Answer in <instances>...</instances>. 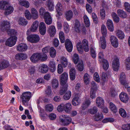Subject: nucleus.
Wrapping results in <instances>:
<instances>
[{
  "label": "nucleus",
  "instance_id": "57",
  "mask_svg": "<svg viewBox=\"0 0 130 130\" xmlns=\"http://www.w3.org/2000/svg\"><path fill=\"white\" fill-rule=\"evenodd\" d=\"M101 31L102 35L103 36L106 35L107 33V30L106 28L105 25H103L101 27Z\"/></svg>",
  "mask_w": 130,
  "mask_h": 130
},
{
  "label": "nucleus",
  "instance_id": "64",
  "mask_svg": "<svg viewBox=\"0 0 130 130\" xmlns=\"http://www.w3.org/2000/svg\"><path fill=\"white\" fill-rule=\"evenodd\" d=\"M125 10L127 11L130 12V4L127 2H125L124 4Z\"/></svg>",
  "mask_w": 130,
  "mask_h": 130
},
{
  "label": "nucleus",
  "instance_id": "53",
  "mask_svg": "<svg viewBox=\"0 0 130 130\" xmlns=\"http://www.w3.org/2000/svg\"><path fill=\"white\" fill-rule=\"evenodd\" d=\"M45 109L47 111H52L53 109V106L51 104H48L45 106Z\"/></svg>",
  "mask_w": 130,
  "mask_h": 130
},
{
  "label": "nucleus",
  "instance_id": "12",
  "mask_svg": "<svg viewBox=\"0 0 130 130\" xmlns=\"http://www.w3.org/2000/svg\"><path fill=\"white\" fill-rule=\"evenodd\" d=\"M119 80L121 84L126 87L127 86V83L126 80V75L124 73L122 72L120 74Z\"/></svg>",
  "mask_w": 130,
  "mask_h": 130
},
{
  "label": "nucleus",
  "instance_id": "42",
  "mask_svg": "<svg viewBox=\"0 0 130 130\" xmlns=\"http://www.w3.org/2000/svg\"><path fill=\"white\" fill-rule=\"evenodd\" d=\"M39 56L40 60L42 61H45L47 59V55L44 53H39Z\"/></svg>",
  "mask_w": 130,
  "mask_h": 130
},
{
  "label": "nucleus",
  "instance_id": "37",
  "mask_svg": "<svg viewBox=\"0 0 130 130\" xmlns=\"http://www.w3.org/2000/svg\"><path fill=\"white\" fill-rule=\"evenodd\" d=\"M117 12L119 16L121 18H125L127 16V14L126 12L122 10H118Z\"/></svg>",
  "mask_w": 130,
  "mask_h": 130
},
{
  "label": "nucleus",
  "instance_id": "58",
  "mask_svg": "<svg viewBox=\"0 0 130 130\" xmlns=\"http://www.w3.org/2000/svg\"><path fill=\"white\" fill-rule=\"evenodd\" d=\"M121 128L122 130H130V123L123 125Z\"/></svg>",
  "mask_w": 130,
  "mask_h": 130
},
{
  "label": "nucleus",
  "instance_id": "16",
  "mask_svg": "<svg viewBox=\"0 0 130 130\" xmlns=\"http://www.w3.org/2000/svg\"><path fill=\"white\" fill-rule=\"evenodd\" d=\"M27 58V54L22 53H18L15 56V59L18 60H23Z\"/></svg>",
  "mask_w": 130,
  "mask_h": 130
},
{
  "label": "nucleus",
  "instance_id": "17",
  "mask_svg": "<svg viewBox=\"0 0 130 130\" xmlns=\"http://www.w3.org/2000/svg\"><path fill=\"white\" fill-rule=\"evenodd\" d=\"M27 48V45L23 43L19 44L17 47V50L19 52H23L26 51Z\"/></svg>",
  "mask_w": 130,
  "mask_h": 130
},
{
  "label": "nucleus",
  "instance_id": "9",
  "mask_svg": "<svg viewBox=\"0 0 130 130\" xmlns=\"http://www.w3.org/2000/svg\"><path fill=\"white\" fill-rule=\"evenodd\" d=\"M110 40L111 44L114 47L117 48L119 45V42L117 38L114 36H111Z\"/></svg>",
  "mask_w": 130,
  "mask_h": 130
},
{
  "label": "nucleus",
  "instance_id": "5",
  "mask_svg": "<svg viewBox=\"0 0 130 130\" xmlns=\"http://www.w3.org/2000/svg\"><path fill=\"white\" fill-rule=\"evenodd\" d=\"M95 39L93 37L90 36V49L92 57L94 58L96 57L95 48L94 46Z\"/></svg>",
  "mask_w": 130,
  "mask_h": 130
},
{
  "label": "nucleus",
  "instance_id": "46",
  "mask_svg": "<svg viewBox=\"0 0 130 130\" xmlns=\"http://www.w3.org/2000/svg\"><path fill=\"white\" fill-rule=\"evenodd\" d=\"M112 17L114 21L116 23L120 21V18L116 13L115 12H113L111 14Z\"/></svg>",
  "mask_w": 130,
  "mask_h": 130
},
{
  "label": "nucleus",
  "instance_id": "56",
  "mask_svg": "<svg viewBox=\"0 0 130 130\" xmlns=\"http://www.w3.org/2000/svg\"><path fill=\"white\" fill-rule=\"evenodd\" d=\"M119 113L123 117H125L126 116V113L125 110L123 108H121L119 110Z\"/></svg>",
  "mask_w": 130,
  "mask_h": 130
},
{
  "label": "nucleus",
  "instance_id": "59",
  "mask_svg": "<svg viewBox=\"0 0 130 130\" xmlns=\"http://www.w3.org/2000/svg\"><path fill=\"white\" fill-rule=\"evenodd\" d=\"M93 78L98 83L100 82V79L98 74L96 72L94 74Z\"/></svg>",
  "mask_w": 130,
  "mask_h": 130
},
{
  "label": "nucleus",
  "instance_id": "61",
  "mask_svg": "<svg viewBox=\"0 0 130 130\" xmlns=\"http://www.w3.org/2000/svg\"><path fill=\"white\" fill-rule=\"evenodd\" d=\"M114 121L113 118H106L104 119L102 121V122L105 123L109 122H112Z\"/></svg>",
  "mask_w": 130,
  "mask_h": 130
},
{
  "label": "nucleus",
  "instance_id": "39",
  "mask_svg": "<svg viewBox=\"0 0 130 130\" xmlns=\"http://www.w3.org/2000/svg\"><path fill=\"white\" fill-rule=\"evenodd\" d=\"M69 75L70 79L72 80H73L75 78V71L74 69H71L69 72Z\"/></svg>",
  "mask_w": 130,
  "mask_h": 130
},
{
  "label": "nucleus",
  "instance_id": "10",
  "mask_svg": "<svg viewBox=\"0 0 130 130\" xmlns=\"http://www.w3.org/2000/svg\"><path fill=\"white\" fill-rule=\"evenodd\" d=\"M42 17L44 19L45 22L48 25H50L52 23V19L49 12L46 11Z\"/></svg>",
  "mask_w": 130,
  "mask_h": 130
},
{
  "label": "nucleus",
  "instance_id": "24",
  "mask_svg": "<svg viewBox=\"0 0 130 130\" xmlns=\"http://www.w3.org/2000/svg\"><path fill=\"white\" fill-rule=\"evenodd\" d=\"M96 105L99 108H102L104 103L103 99L100 97L97 98L96 100Z\"/></svg>",
  "mask_w": 130,
  "mask_h": 130
},
{
  "label": "nucleus",
  "instance_id": "50",
  "mask_svg": "<svg viewBox=\"0 0 130 130\" xmlns=\"http://www.w3.org/2000/svg\"><path fill=\"white\" fill-rule=\"evenodd\" d=\"M71 92L70 91H67L63 96L64 99L66 100H69L71 97Z\"/></svg>",
  "mask_w": 130,
  "mask_h": 130
},
{
  "label": "nucleus",
  "instance_id": "49",
  "mask_svg": "<svg viewBox=\"0 0 130 130\" xmlns=\"http://www.w3.org/2000/svg\"><path fill=\"white\" fill-rule=\"evenodd\" d=\"M83 18L84 22L86 26L87 27H89V20L88 17L87 15H85L84 16Z\"/></svg>",
  "mask_w": 130,
  "mask_h": 130
},
{
  "label": "nucleus",
  "instance_id": "44",
  "mask_svg": "<svg viewBox=\"0 0 130 130\" xmlns=\"http://www.w3.org/2000/svg\"><path fill=\"white\" fill-rule=\"evenodd\" d=\"M109 108L110 110L113 112L116 113L117 111V110L116 106L112 102L109 103Z\"/></svg>",
  "mask_w": 130,
  "mask_h": 130
},
{
  "label": "nucleus",
  "instance_id": "26",
  "mask_svg": "<svg viewBox=\"0 0 130 130\" xmlns=\"http://www.w3.org/2000/svg\"><path fill=\"white\" fill-rule=\"evenodd\" d=\"M45 5L48 8L49 10L52 11H53L54 8V3L51 0H47L46 2Z\"/></svg>",
  "mask_w": 130,
  "mask_h": 130
},
{
  "label": "nucleus",
  "instance_id": "51",
  "mask_svg": "<svg viewBox=\"0 0 130 130\" xmlns=\"http://www.w3.org/2000/svg\"><path fill=\"white\" fill-rule=\"evenodd\" d=\"M8 4V3L6 1H0V9L4 10L5 6H6Z\"/></svg>",
  "mask_w": 130,
  "mask_h": 130
},
{
  "label": "nucleus",
  "instance_id": "6",
  "mask_svg": "<svg viewBox=\"0 0 130 130\" xmlns=\"http://www.w3.org/2000/svg\"><path fill=\"white\" fill-rule=\"evenodd\" d=\"M17 38L15 36H11L6 41V45L11 47L14 46L16 43Z\"/></svg>",
  "mask_w": 130,
  "mask_h": 130
},
{
  "label": "nucleus",
  "instance_id": "1",
  "mask_svg": "<svg viewBox=\"0 0 130 130\" xmlns=\"http://www.w3.org/2000/svg\"><path fill=\"white\" fill-rule=\"evenodd\" d=\"M32 96L31 93L29 91L23 92L20 96V99L22 101V104L24 106H28V102Z\"/></svg>",
  "mask_w": 130,
  "mask_h": 130
},
{
  "label": "nucleus",
  "instance_id": "34",
  "mask_svg": "<svg viewBox=\"0 0 130 130\" xmlns=\"http://www.w3.org/2000/svg\"><path fill=\"white\" fill-rule=\"evenodd\" d=\"M100 62L104 70H107L108 69L109 66V64L106 60H104Z\"/></svg>",
  "mask_w": 130,
  "mask_h": 130
},
{
  "label": "nucleus",
  "instance_id": "33",
  "mask_svg": "<svg viewBox=\"0 0 130 130\" xmlns=\"http://www.w3.org/2000/svg\"><path fill=\"white\" fill-rule=\"evenodd\" d=\"M56 63L54 61H51L49 62V67L51 71L53 72L56 69Z\"/></svg>",
  "mask_w": 130,
  "mask_h": 130
},
{
  "label": "nucleus",
  "instance_id": "7",
  "mask_svg": "<svg viewBox=\"0 0 130 130\" xmlns=\"http://www.w3.org/2000/svg\"><path fill=\"white\" fill-rule=\"evenodd\" d=\"M27 39L30 42L36 43L39 41L40 38L38 35L33 34L28 36L27 37Z\"/></svg>",
  "mask_w": 130,
  "mask_h": 130
},
{
  "label": "nucleus",
  "instance_id": "48",
  "mask_svg": "<svg viewBox=\"0 0 130 130\" xmlns=\"http://www.w3.org/2000/svg\"><path fill=\"white\" fill-rule=\"evenodd\" d=\"M80 102V100L78 96H75L72 100V104L74 106L78 105V103Z\"/></svg>",
  "mask_w": 130,
  "mask_h": 130
},
{
  "label": "nucleus",
  "instance_id": "20",
  "mask_svg": "<svg viewBox=\"0 0 130 130\" xmlns=\"http://www.w3.org/2000/svg\"><path fill=\"white\" fill-rule=\"evenodd\" d=\"M39 56V53H34L30 57V59L32 62L36 63L40 60Z\"/></svg>",
  "mask_w": 130,
  "mask_h": 130
},
{
  "label": "nucleus",
  "instance_id": "45",
  "mask_svg": "<svg viewBox=\"0 0 130 130\" xmlns=\"http://www.w3.org/2000/svg\"><path fill=\"white\" fill-rule=\"evenodd\" d=\"M74 28V30L76 32H79L80 31V24L78 20H75Z\"/></svg>",
  "mask_w": 130,
  "mask_h": 130
},
{
  "label": "nucleus",
  "instance_id": "41",
  "mask_svg": "<svg viewBox=\"0 0 130 130\" xmlns=\"http://www.w3.org/2000/svg\"><path fill=\"white\" fill-rule=\"evenodd\" d=\"M56 52L53 47H51L50 49V55L52 58L55 57L56 55Z\"/></svg>",
  "mask_w": 130,
  "mask_h": 130
},
{
  "label": "nucleus",
  "instance_id": "18",
  "mask_svg": "<svg viewBox=\"0 0 130 130\" xmlns=\"http://www.w3.org/2000/svg\"><path fill=\"white\" fill-rule=\"evenodd\" d=\"M99 46L103 49L106 47V43L105 38L103 36L100 37L99 40Z\"/></svg>",
  "mask_w": 130,
  "mask_h": 130
},
{
  "label": "nucleus",
  "instance_id": "55",
  "mask_svg": "<svg viewBox=\"0 0 130 130\" xmlns=\"http://www.w3.org/2000/svg\"><path fill=\"white\" fill-rule=\"evenodd\" d=\"M38 22L37 21H35L33 23L32 25L31 26L30 29V30L31 31H33L34 30H33V28H32L33 27H34V29H37L38 26Z\"/></svg>",
  "mask_w": 130,
  "mask_h": 130
},
{
  "label": "nucleus",
  "instance_id": "63",
  "mask_svg": "<svg viewBox=\"0 0 130 130\" xmlns=\"http://www.w3.org/2000/svg\"><path fill=\"white\" fill-rule=\"evenodd\" d=\"M20 5L26 8H28L29 6V2L26 0H24Z\"/></svg>",
  "mask_w": 130,
  "mask_h": 130
},
{
  "label": "nucleus",
  "instance_id": "30",
  "mask_svg": "<svg viewBox=\"0 0 130 130\" xmlns=\"http://www.w3.org/2000/svg\"><path fill=\"white\" fill-rule=\"evenodd\" d=\"M116 36L120 39H123L125 37L123 32L120 30H117L116 31Z\"/></svg>",
  "mask_w": 130,
  "mask_h": 130
},
{
  "label": "nucleus",
  "instance_id": "21",
  "mask_svg": "<svg viewBox=\"0 0 130 130\" xmlns=\"http://www.w3.org/2000/svg\"><path fill=\"white\" fill-rule=\"evenodd\" d=\"M14 10L13 6L10 5L6 6L4 10H5L4 14L5 15H9L13 12Z\"/></svg>",
  "mask_w": 130,
  "mask_h": 130
},
{
  "label": "nucleus",
  "instance_id": "13",
  "mask_svg": "<svg viewBox=\"0 0 130 130\" xmlns=\"http://www.w3.org/2000/svg\"><path fill=\"white\" fill-rule=\"evenodd\" d=\"M120 64L119 60L118 58H115L112 63V67L113 70L115 71L118 70Z\"/></svg>",
  "mask_w": 130,
  "mask_h": 130
},
{
  "label": "nucleus",
  "instance_id": "47",
  "mask_svg": "<svg viewBox=\"0 0 130 130\" xmlns=\"http://www.w3.org/2000/svg\"><path fill=\"white\" fill-rule=\"evenodd\" d=\"M89 105V100H86L85 102L83 103V105L80 108L82 110H85L87 108Z\"/></svg>",
  "mask_w": 130,
  "mask_h": 130
},
{
  "label": "nucleus",
  "instance_id": "27",
  "mask_svg": "<svg viewBox=\"0 0 130 130\" xmlns=\"http://www.w3.org/2000/svg\"><path fill=\"white\" fill-rule=\"evenodd\" d=\"M104 118V116L102 112H99L95 114L94 117V120L97 121L102 120Z\"/></svg>",
  "mask_w": 130,
  "mask_h": 130
},
{
  "label": "nucleus",
  "instance_id": "29",
  "mask_svg": "<svg viewBox=\"0 0 130 130\" xmlns=\"http://www.w3.org/2000/svg\"><path fill=\"white\" fill-rule=\"evenodd\" d=\"M59 93L61 95L63 94L67 90L68 86L67 84L61 85Z\"/></svg>",
  "mask_w": 130,
  "mask_h": 130
},
{
  "label": "nucleus",
  "instance_id": "38",
  "mask_svg": "<svg viewBox=\"0 0 130 130\" xmlns=\"http://www.w3.org/2000/svg\"><path fill=\"white\" fill-rule=\"evenodd\" d=\"M31 12L32 17L34 19H37L38 17V12L36 9L34 8L31 9Z\"/></svg>",
  "mask_w": 130,
  "mask_h": 130
},
{
  "label": "nucleus",
  "instance_id": "4",
  "mask_svg": "<svg viewBox=\"0 0 130 130\" xmlns=\"http://www.w3.org/2000/svg\"><path fill=\"white\" fill-rule=\"evenodd\" d=\"M72 121L71 118L69 116L63 115L59 117V121L61 124L64 126H67L71 123Z\"/></svg>",
  "mask_w": 130,
  "mask_h": 130
},
{
  "label": "nucleus",
  "instance_id": "60",
  "mask_svg": "<svg viewBox=\"0 0 130 130\" xmlns=\"http://www.w3.org/2000/svg\"><path fill=\"white\" fill-rule=\"evenodd\" d=\"M77 68L78 70L80 71H82L84 68V65L82 62H79L77 66Z\"/></svg>",
  "mask_w": 130,
  "mask_h": 130
},
{
  "label": "nucleus",
  "instance_id": "43",
  "mask_svg": "<svg viewBox=\"0 0 130 130\" xmlns=\"http://www.w3.org/2000/svg\"><path fill=\"white\" fill-rule=\"evenodd\" d=\"M66 18L68 21H70L73 15V13L71 10H69L67 12L66 14Z\"/></svg>",
  "mask_w": 130,
  "mask_h": 130
},
{
  "label": "nucleus",
  "instance_id": "35",
  "mask_svg": "<svg viewBox=\"0 0 130 130\" xmlns=\"http://www.w3.org/2000/svg\"><path fill=\"white\" fill-rule=\"evenodd\" d=\"M9 64L8 61L3 60L2 61L1 65H0V70L1 69H4L8 67Z\"/></svg>",
  "mask_w": 130,
  "mask_h": 130
},
{
  "label": "nucleus",
  "instance_id": "3",
  "mask_svg": "<svg viewBox=\"0 0 130 130\" xmlns=\"http://www.w3.org/2000/svg\"><path fill=\"white\" fill-rule=\"evenodd\" d=\"M77 47L78 51L80 53L83 51V48L85 52H88L89 50L88 42L86 40L84 39L83 41L82 45L80 42L77 43Z\"/></svg>",
  "mask_w": 130,
  "mask_h": 130
},
{
  "label": "nucleus",
  "instance_id": "14",
  "mask_svg": "<svg viewBox=\"0 0 130 130\" xmlns=\"http://www.w3.org/2000/svg\"><path fill=\"white\" fill-rule=\"evenodd\" d=\"M39 32L41 35H44L46 32V27L44 23L43 22L40 23L39 26Z\"/></svg>",
  "mask_w": 130,
  "mask_h": 130
},
{
  "label": "nucleus",
  "instance_id": "22",
  "mask_svg": "<svg viewBox=\"0 0 130 130\" xmlns=\"http://www.w3.org/2000/svg\"><path fill=\"white\" fill-rule=\"evenodd\" d=\"M62 5L61 3L58 2L57 4L56 8L57 14L56 15V16L59 17V16L62 15V13L60 11L62 9Z\"/></svg>",
  "mask_w": 130,
  "mask_h": 130
},
{
  "label": "nucleus",
  "instance_id": "11",
  "mask_svg": "<svg viewBox=\"0 0 130 130\" xmlns=\"http://www.w3.org/2000/svg\"><path fill=\"white\" fill-rule=\"evenodd\" d=\"M68 77V74L66 72H64L60 76L61 85L67 84L66 83Z\"/></svg>",
  "mask_w": 130,
  "mask_h": 130
},
{
  "label": "nucleus",
  "instance_id": "40",
  "mask_svg": "<svg viewBox=\"0 0 130 130\" xmlns=\"http://www.w3.org/2000/svg\"><path fill=\"white\" fill-rule=\"evenodd\" d=\"M51 84L52 87L53 88H57L59 86V82L57 79H53L52 80Z\"/></svg>",
  "mask_w": 130,
  "mask_h": 130
},
{
  "label": "nucleus",
  "instance_id": "62",
  "mask_svg": "<svg viewBox=\"0 0 130 130\" xmlns=\"http://www.w3.org/2000/svg\"><path fill=\"white\" fill-rule=\"evenodd\" d=\"M126 67L127 70L130 69V57H128L126 60Z\"/></svg>",
  "mask_w": 130,
  "mask_h": 130
},
{
  "label": "nucleus",
  "instance_id": "25",
  "mask_svg": "<svg viewBox=\"0 0 130 130\" xmlns=\"http://www.w3.org/2000/svg\"><path fill=\"white\" fill-rule=\"evenodd\" d=\"M106 25L107 28L111 32H112L114 30V26L113 22L112 20L110 19L107 20L106 22Z\"/></svg>",
  "mask_w": 130,
  "mask_h": 130
},
{
  "label": "nucleus",
  "instance_id": "31",
  "mask_svg": "<svg viewBox=\"0 0 130 130\" xmlns=\"http://www.w3.org/2000/svg\"><path fill=\"white\" fill-rule=\"evenodd\" d=\"M18 24L20 25L25 26L27 24V21L23 17H20L18 20Z\"/></svg>",
  "mask_w": 130,
  "mask_h": 130
},
{
  "label": "nucleus",
  "instance_id": "28",
  "mask_svg": "<svg viewBox=\"0 0 130 130\" xmlns=\"http://www.w3.org/2000/svg\"><path fill=\"white\" fill-rule=\"evenodd\" d=\"M110 77V73L109 72H107L106 73L103 72L101 76L102 80L105 82L107 81L108 78Z\"/></svg>",
  "mask_w": 130,
  "mask_h": 130
},
{
  "label": "nucleus",
  "instance_id": "15",
  "mask_svg": "<svg viewBox=\"0 0 130 130\" xmlns=\"http://www.w3.org/2000/svg\"><path fill=\"white\" fill-rule=\"evenodd\" d=\"M65 45L67 50L69 52H71L72 50L73 45L72 43L69 39H66L65 43Z\"/></svg>",
  "mask_w": 130,
  "mask_h": 130
},
{
  "label": "nucleus",
  "instance_id": "8",
  "mask_svg": "<svg viewBox=\"0 0 130 130\" xmlns=\"http://www.w3.org/2000/svg\"><path fill=\"white\" fill-rule=\"evenodd\" d=\"M91 91L90 96L91 98L93 99L95 97V93L98 87L95 83L94 81L92 82L91 83Z\"/></svg>",
  "mask_w": 130,
  "mask_h": 130
},
{
  "label": "nucleus",
  "instance_id": "23",
  "mask_svg": "<svg viewBox=\"0 0 130 130\" xmlns=\"http://www.w3.org/2000/svg\"><path fill=\"white\" fill-rule=\"evenodd\" d=\"M47 31L51 37H53L56 32V29L55 27L53 25L50 26L48 29Z\"/></svg>",
  "mask_w": 130,
  "mask_h": 130
},
{
  "label": "nucleus",
  "instance_id": "52",
  "mask_svg": "<svg viewBox=\"0 0 130 130\" xmlns=\"http://www.w3.org/2000/svg\"><path fill=\"white\" fill-rule=\"evenodd\" d=\"M59 35L60 42L62 43H64L65 42V38L64 33L62 31H60L59 32Z\"/></svg>",
  "mask_w": 130,
  "mask_h": 130
},
{
  "label": "nucleus",
  "instance_id": "36",
  "mask_svg": "<svg viewBox=\"0 0 130 130\" xmlns=\"http://www.w3.org/2000/svg\"><path fill=\"white\" fill-rule=\"evenodd\" d=\"M40 68L41 72L43 73H46L48 70V67L46 64H42Z\"/></svg>",
  "mask_w": 130,
  "mask_h": 130
},
{
  "label": "nucleus",
  "instance_id": "2",
  "mask_svg": "<svg viewBox=\"0 0 130 130\" xmlns=\"http://www.w3.org/2000/svg\"><path fill=\"white\" fill-rule=\"evenodd\" d=\"M1 29L3 31H6L8 34L10 35H14L16 34L15 30L9 28L10 23L7 21H3L1 24Z\"/></svg>",
  "mask_w": 130,
  "mask_h": 130
},
{
  "label": "nucleus",
  "instance_id": "54",
  "mask_svg": "<svg viewBox=\"0 0 130 130\" xmlns=\"http://www.w3.org/2000/svg\"><path fill=\"white\" fill-rule=\"evenodd\" d=\"M89 77L88 74L86 73L84 74V81L86 85L89 84Z\"/></svg>",
  "mask_w": 130,
  "mask_h": 130
},
{
  "label": "nucleus",
  "instance_id": "32",
  "mask_svg": "<svg viewBox=\"0 0 130 130\" xmlns=\"http://www.w3.org/2000/svg\"><path fill=\"white\" fill-rule=\"evenodd\" d=\"M64 110L66 112H70L71 109V105L70 103L64 104Z\"/></svg>",
  "mask_w": 130,
  "mask_h": 130
},
{
  "label": "nucleus",
  "instance_id": "19",
  "mask_svg": "<svg viewBox=\"0 0 130 130\" xmlns=\"http://www.w3.org/2000/svg\"><path fill=\"white\" fill-rule=\"evenodd\" d=\"M119 97L121 101L125 103L127 102L129 99L128 95L124 92H122L120 94Z\"/></svg>",
  "mask_w": 130,
  "mask_h": 130
}]
</instances>
